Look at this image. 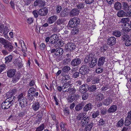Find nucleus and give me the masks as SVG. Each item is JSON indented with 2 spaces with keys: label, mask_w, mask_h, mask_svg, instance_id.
I'll return each mask as SVG.
<instances>
[{
  "label": "nucleus",
  "mask_w": 131,
  "mask_h": 131,
  "mask_svg": "<svg viewBox=\"0 0 131 131\" xmlns=\"http://www.w3.org/2000/svg\"><path fill=\"white\" fill-rule=\"evenodd\" d=\"M36 89L33 87L30 88L28 91L27 99L30 102H32L34 99V97H36L38 95V93L36 92Z\"/></svg>",
  "instance_id": "nucleus-1"
},
{
  "label": "nucleus",
  "mask_w": 131,
  "mask_h": 131,
  "mask_svg": "<svg viewBox=\"0 0 131 131\" xmlns=\"http://www.w3.org/2000/svg\"><path fill=\"white\" fill-rule=\"evenodd\" d=\"M50 52L53 55L59 57L63 54V50L62 48H57V46H56L52 48H50Z\"/></svg>",
  "instance_id": "nucleus-2"
},
{
  "label": "nucleus",
  "mask_w": 131,
  "mask_h": 131,
  "mask_svg": "<svg viewBox=\"0 0 131 131\" xmlns=\"http://www.w3.org/2000/svg\"><path fill=\"white\" fill-rule=\"evenodd\" d=\"M14 102L12 98L11 99H6L2 104V108L3 109H7L9 108L12 106Z\"/></svg>",
  "instance_id": "nucleus-3"
},
{
  "label": "nucleus",
  "mask_w": 131,
  "mask_h": 131,
  "mask_svg": "<svg viewBox=\"0 0 131 131\" xmlns=\"http://www.w3.org/2000/svg\"><path fill=\"white\" fill-rule=\"evenodd\" d=\"M59 36L57 35L54 34L50 37V39L49 41L50 45H49L50 48L55 47L57 42L59 40Z\"/></svg>",
  "instance_id": "nucleus-4"
},
{
  "label": "nucleus",
  "mask_w": 131,
  "mask_h": 131,
  "mask_svg": "<svg viewBox=\"0 0 131 131\" xmlns=\"http://www.w3.org/2000/svg\"><path fill=\"white\" fill-rule=\"evenodd\" d=\"M80 19L77 18H73L70 19L69 23V26L70 27H77L79 24Z\"/></svg>",
  "instance_id": "nucleus-5"
},
{
  "label": "nucleus",
  "mask_w": 131,
  "mask_h": 131,
  "mask_svg": "<svg viewBox=\"0 0 131 131\" xmlns=\"http://www.w3.org/2000/svg\"><path fill=\"white\" fill-rule=\"evenodd\" d=\"M75 48V46L73 43H69L66 44L65 46L64 50L66 51H71Z\"/></svg>",
  "instance_id": "nucleus-6"
},
{
  "label": "nucleus",
  "mask_w": 131,
  "mask_h": 131,
  "mask_svg": "<svg viewBox=\"0 0 131 131\" xmlns=\"http://www.w3.org/2000/svg\"><path fill=\"white\" fill-rule=\"evenodd\" d=\"M89 71L88 67L86 65L84 64L81 67L79 70V72L80 74L84 75L88 74Z\"/></svg>",
  "instance_id": "nucleus-7"
},
{
  "label": "nucleus",
  "mask_w": 131,
  "mask_h": 131,
  "mask_svg": "<svg viewBox=\"0 0 131 131\" xmlns=\"http://www.w3.org/2000/svg\"><path fill=\"white\" fill-rule=\"evenodd\" d=\"M94 56L92 53H90L86 56L84 59L85 65H86L87 66L89 67L92 59L94 58Z\"/></svg>",
  "instance_id": "nucleus-8"
},
{
  "label": "nucleus",
  "mask_w": 131,
  "mask_h": 131,
  "mask_svg": "<svg viewBox=\"0 0 131 131\" xmlns=\"http://www.w3.org/2000/svg\"><path fill=\"white\" fill-rule=\"evenodd\" d=\"M81 60L80 58L76 57L72 60L70 64L72 67H75L80 64L81 63Z\"/></svg>",
  "instance_id": "nucleus-9"
},
{
  "label": "nucleus",
  "mask_w": 131,
  "mask_h": 131,
  "mask_svg": "<svg viewBox=\"0 0 131 131\" xmlns=\"http://www.w3.org/2000/svg\"><path fill=\"white\" fill-rule=\"evenodd\" d=\"M80 95L78 94H74L68 96V101L69 103H72L75 100H78L79 99Z\"/></svg>",
  "instance_id": "nucleus-10"
},
{
  "label": "nucleus",
  "mask_w": 131,
  "mask_h": 131,
  "mask_svg": "<svg viewBox=\"0 0 131 131\" xmlns=\"http://www.w3.org/2000/svg\"><path fill=\"white\" fill-rule=\"evenodd\" d=\"M4 47L6 50L9 52L14 50L13 46L12 44L8 41L4 46Z\"/></svg>",
  "instance_id": "nucleus-11"
},
{
  "label": "nucleus",
  "mask_w": 131,
  "mask_h": 131,
  "mask_svg": "<svg viewBox=\"0 0 131 131\" xmlns=\"http://www.w3.org/2000/svg\"><path fill=\"white\" fill-rule=\"evenodd\" d=\"M89 86L87 84H83L80 86L79 88V91L81 93H84V92L89 91Z\"/></svg>",
  "instance_id": "nucleus-12"
},
{
  "label": "nucleus",
  "mask_w": 131,
  "mask_h": 131,
  "mask_svg": "<svg viewBox=\"0 0 131 131\" xmlns=\"http://www.w3.org/2000/svg\"><path fill=\"white\" fill-rule=\"evenodd\" d=\"M45 5V3L42 0H36L34 3V6L35 7L38 6L39 7H41Z\"/></svg>",
  "instance_id": "nucleus-13"
},
{
  "label": "nucleus",
  "mask_w": 131,
  "mask_h": 131,
  "mask_svg": "<svg viewBox=\"0 0 131 131\" xmlns=\"http://www.w3.org/2000/svg\"><path fill=\"white\" fill-rule=\"evenodd\" d=\"M107 44L110 46H113L116 42V39L114 37H111L107 39Z\"/></svg>",
  "instance_id": "nucleus-14"
},
{
  "label": "nucleus",
  "mask_w": 131,
  "mask_h": 131,
  "mask_svg": "<svg viewBox=\"0 0 131 131\" xmlns=\"http://www.w3.org/2000/svg\"><path fill=\"white\" fill-rule=\"evenodd\" d=\"M39 15L41 16H45L48 12V9L46 7H44L39 9Z\"/></svg>",
  "instance_id": "nucleus-15"
},
{
  "label": "nucleus",
  "mask_w": 131,
  "mask_h": 131,
  "mask_svg": "<svg viewBox=\"0 0 131 131\" xmlns=\"http://www.w3.org/2000/svg\"><path fill=\"white\" fill-rule=\"evenodd\" d=\"M124 26H126V28L122 30V32L124 34L128 33L131 30V25L129 23L125 24Z\"/></svg>",
  "instance_id": "nucleus-16"
},
{
  "label": "nucleus",
  "mask_w": 131,
  "mask_h": 131,
  "mask_svg": "<svg viewBox=\"0 0 131 131\" xmlns=\"http://www.w3.org/2000/svg\"><path fill=\"white\" fill-rule=\"evenodd\" d=\"M58 18L57 16L53 15L50 17L47 20V22L49 24H51L54 22Z\"/></svg>",
  "instance_id": "nucleus-17"
},
{
  "label": "nucleus",
  "mask_w": 131,
  "mask_h": 131,
  "mask_svg": "<svg viewBox=\"0 0 131 131\" xmlns=\"http://www.w3.org/2000/svg\"><path fill=\"white\" fill-rule=\"evenodd\" d=\"M16 70L14 69H11L8 70L7 72V76L9 78H12L15 74Z\"/></svg>",
  "instance_id": "nucleus-18"
},
{
  "label": "nucleus",
  "mask_w": 131,
  "mask_h": 131,
  "mask_svg": "<svg viewBox=\"0 0 131 131\" xmlns=\"http://www.w3.org/2000/svg\"><path fill=\"white\" fill-rule=\"evenodd\" d=\"M106 61V58L105 57H101L99 58L97 65L99 67H101L104 64Z\"/></svg>",
  "instance_id": "nucleus-19"
},
{
  "label": "nucleus",
  "mask_w": 131,
  "mask_h": 131,
  "mask_svg": "<svg viewBox=\"0 0 131 131\" xmlns=\"http://www.w3.org/2000/svg\"><path fill=\"white\" fill-rule=\"evenodd\" d=\"M79 13V10L77 8L73 9L70 12V16L72 17L75 16L77 15Z\"/></svg>",
  "instance_id": "nucleus-20"
},
{
  "label": "nucleus",
  "mask_w": 131,
  "mask_h": 131,
  "mask_svg": "<svg viewBox=\"0 0 131 131\" xmlns=\"http://www.w3.org/2000/svg\"><path fill=\"white\" fill-rule=\"evenodd\" d=\"M89 118V117L87 116H85L84 118H83L80 123L82 126H84V125H87L88 122Z\"/></svg>",
  "instance_id": "nucleus-21"
},
{
  "label": "nucleus",
  "mask_w": 131,
  "mask_h": 131,
  "mask_svg": "<svg viewBox=\"0 0 131 131\" xmlns=\"http://www.w3.org/2000/svg\"><path fill=\"white\" fill-rule=\"evenodd\" d=\"M68 9L65 8L62 11L60 14V16L61 17H64L67 16L69 14V13L68 12Z\"/></svg>",
  "instance_id": "nucleus-22"
},
{
  "label": "nucleus",
  "mask_w": 131,
  "mask_h": 131,
  "mask_svg": "<svg viewBox=\"0 0 131 131\" xmlns=\"http://www.w3.org/2000/svg\"><path fill=\"white\" fill-rule=\"evenodd\" d=\"M40 107V104L38 102H35L33 103L32 105V109L35 111H37L39 109Z\"/></svg>",
  "instance_id": "nucleus-23"
},
{
  "label": "nucleus",
  "mask_w": 131,
  "mask_h": 131,
  "mask_svg": "<svg viewBox=\"0 0 131 131\" xmlns=\"http://www.w3.org/2000/svg\"><path fill=\"white\" fill-rule=\"evenodd\" d=\"M93 105L91 103H89L86 104L83 108V111L87 112L92 108Z\"/></svg>",
  "instance_id": "nucleus-24"
},
{
  "label": "nucleus",
  "mask_w": 131,
  "mask_h": 131,
  "mask_svg": "<svg viewBox=\"0 0 131 131\" xmlns=\"http://www.w3.org/2000/svg\"><path fill=\"white\" fill-rule=\"evenodd\" d=\"M97 60L96 58H94L91 60L89 67L92 68L94 67L97 63Z\"/></svg>",
  "instance_id": "nucleus-25"
},
{
  "label": "nucleus",
  "mask_w": 131,
  "mask_h": 131,
  "mask_svg": "<svg viewBox=\"0 0 131 131\" xmlns=\"http://www.w3.org/2000/svg\"><path fill=\"white\" fill-rule=\"evenodd\" d=\"M112 102V99L108 97L104 100L103 101V103L104 105L107 106L110 104Z\"/></svg>",
  "instance_id": "nucleus-26"
},
{
  "label": "nucleus",
  "mask_w": 131,
  "mask_h": 131,
  "mask_svg": "<svg viewBox=\"0 0 131 131\" xmlns=\"http://www.w3.org/2000/svg\"><path fill=\"white\" fill-rule=\"evenodd\" d=\"M117 106L116 105H113L111 106L107 110L108 112L110 113L115 112L117 109Z\"/></svg>",
  "instance_id": "nucleus-27"
},
{
  "label": "nucleus",
  "mask_w": 131,
  "mask_h": 131,
  "mask_svg": "<svg viewBox=\"0 0 131 131\" xmlns=\"http://www.w3.org/2000/svg\"><path fill=\"white\" fill-rule=\"evenodd\" d=\"M84 105V103L83 102L79 103L75 107V110L77 111L81 110L83 108Z\"/></svg>",
  "instance_id": "nucleus-28"
},
{
  "label": "nucleus",
  "mask_w": 131,
  "mask_h": 131,
  "mask_svg": "<svg viewBox=\"0 0 131 131\" xmlns=\"http://www.w3.org/2000/svg\"><path fill=\"white\" fill-rule=\"evenodd\" d=\"M19 105L22 108H23L27 105V102L26 99L22 100L20 102H19Z\"/></svg>",
  "instance_id": "nucleus-29"
},
{
  "label": "nucleus",
  "mask_w": 131,
  "mask_h": 131,
  "mask_svg": "<svg viewBox=\"0 0 131 131\" xmlns=\"http://www.w3.org/2000/svg\"><path fill=\"white\" fill-rule=\"evenodd\" d=\"M117 15L118 17H123L127 15V13L123 10H121L118 12Z\"/></svg>",
  "instance_id": "nucleus-30"
},
{
  "label": "nucleus",
  "mask_w": 131,
  "mask_h": 131,
  "mask_svg": "<svg viewBox=\"0 0 131 131\" xmlns=\"http://www.w3.org/2000/svg\"><path fill=\"white\" fill-rule=\"evenodd\" d=\"M93 123H91L86 126L84 129V131H91V129L93 126Z\"/></svg>",
  "instance_id": "nucleus-31"
},
{
  "label": "nucleus",
  "mask_w": 131,
  "mask_h": 131,
  "mask_svg": "<svg viewBox=\"0 0 131 131\" xmlns=\"http://www.w3.org/2000/svg\"><path fill=\"white\" fill-rule=\"evenodd\" d=\"M6 95L7 96L6 97L7 98V99H8L9 100L12 99V98L13 99V100L15 101V96L13 95L11 91H9L6 93Z\"/></svg>",
  "instance_id": "nucleus-32"
},
{
  "label": "nucleus",
  "mask_w": 131,
  "mask_h": 131,
  "mask_svg": "<svg viewBox=\"0 0 131 131\" xmlns=\"http://www.w3.org/2000/svg\"><path fill=\"white\" fill-rule=\"evenodd\" d=\"M61 75L64 78V82L65 80H68L70 79V77L68 74H66L65 72H62Z\"/></svg>",
  "instance_id": "nucleus-33"
},
{
  "label": "nucleus",
  "mask_w": 131,
  "mask_h": 131,
  "mask_svg": "<svg viewBox=\"0 0 131 131\" xmlns=\"http://www.w3.org/2000/svg\"><path fill=\"white\" fill-rule=\"evenodd\" d=\"M65 21L64 18H60L58 19L56 23L58 25H60L63 24Z\"/></svg>",
  "instance_id": "nucleus-34"
},
{
  "label": "nucleus",
  "mask_w": 131,
  "mask_h": 131,
  "mask_svg": "<svg viewBox=\"0 0 131 131\" xmlns=\"http://www.w3.org/2000/svg\"><path fill=\"white\" fill-rule=\"evenodd\" d=\"M124 123V120L123 118H121L117 123L116 126L117 127L122 126Z\"/></svg>",
  "instance_id": "nucleus-35"
},
{
  "label": "nucleus",
  "mask_w": 131,
  "mask_h": 131,
  "mask_svg": "<svg viewBox=\"0 0 131 131\" xmlns=\"http://www.w3.org/2000/svg\"><path fill=\"white\" fill-rule=\"evenodd\" d=\"M115 9L116 10L121 9L122 8V4L119 2H117L114 5Z\"/></svg>",
  "instance_id": "nucleus-36"
},
{
  "label": "nucleus",
  "mask_w": 131,
  "mask_h": 131,
  "mask_svg": "<svg viewBox=\"0 0 131 131\" xmlns=\"http://www.w3.org/2000/svg\"><path fill=\"white\" fill-rule=\"evenodd\" d=\"M85 4L83 2H79L77 4L76 6L78 9H81L84 8Z\"/></svg>",
  "instance_id": "nucleus-37"
},
{
  "label": "nucleus",
  "mask_w": 131,
  "mask_h": 131,
  "mask_svg": "<svg viewBox=\"0 0 131 131\" xmlns=\"http://www.w3.org/2000/svg\"><path fill=\"white\" fill-rule=\"evenodd\" d=\"M100 112L101 115H105L107 113V109L105 108L101 107L99 108Z\"/></svg>",
  "instance_id": "nucleus-38"
},
{
  "label": "nucleus",
  "mask_w": 131,
  "mask_h": 131,
  "mask_svg": "<svg viewBox=\"0 0 131 131\" xmlns=\"http://www.w3.org/2000/svg\"><path fill=\"white\" fill-rule=\"evenodd\" d=\"M63 85L62 86V92H68V88H69V86L67 85V84H65V83H62Z\"/></svg>",
  "instance_id": "nucleus-39"
},
{
  "label": "nucleus",
  "mask_w": 131,
  "mask_h": 131,
  "mask_svg": "<svg viewBox=\"0 0 131 131\" xmlns=\"http://www.w3.org/2000/svg\"><path fill=\"white\" fill-rule=\"evenodd\" d=\"M70 68L69 66H66L62 68V70L63 71V72H62L68 73L70 70Z\"/></svg>",
  "instance_id": "nucleus-40"
},
{
  "label": "nucleus",
  "mask_w": 131,
  "mask_h": 131,
  "mask_svg": "<svg viewBox=\"0 0 131 131\" xmlns=\"http://www.w3.org/2000/svg\"><path fill=\"white\" fill-rule=\"evenodd\" d=\"M122 6L124 10H126L129 9V6L127 2H123Z\"/></svg>",
  "instance_id": "nucleus-41"
},
{
  "label": "nucleus",
  "mask_w": 131,
  "mask_h": 131,
  "mask_svg": "<svg viewBox=\"0 0 131 131\" xmlns=\"http://www.w3.org/2000/svg\"><path fill=\"white\" fill-rule=\"evenodd\" d=\"M71 59L69 58H66L64 59L63 61L62 64L64 65L68 64L71 61Z\"/></svg>",
  "instance_id": "nucleus-42"
},
{
  "label": "nucleus",
  "mask_w": 131,
  "mask_h": 131,
  "mask_svg": "<svg viewBox=\"0 0 131 131\" xmlns=\"http://www.w3.org/2000/svg\"><path fill=\"white\" fill-rule=\"evenodd\" d=\"M72 29L71 30V33L73 35H75L78 34L79 32L78 28L77 27H72Z\"/></svg>",
  "instance_id": "nucleus-43"
},
{
  "label": "nucleus",
  "mask_w": 131,
  "mask_h": 131,
  "mask_svg": "<svg viewBox=\"0 0 131 131\" xmlns=\"http://www.w3.org/2000/svg\"><path fill=\"white\" fill-rule=\"evenodd\" d=\"M104 99V96L103 94L101 93L99 94L96 96V99L97 100L99 101H101L102 100Z\"/></svg>",
  "instance_id": "nucleus-44"
},
{
  "label": "nucleus",
  "mask_w": 131,
  "mask_h": 131,
  "mask_svg": "<svg viewBox=\"0 0 131 131\" xmlns=\"http://www.w3.org/2000/svg\"><path fill=\"white\" fill-rule=\"evenodd\" d=\"M113 35L117 37H119L121 35V33L118 30H116L113 31Z\"/></svg>",
  "instance_id": "nucleus-45"
},
{
  "label": "nucleus",
  "mask_w": 131,
  "mask_h": 131,
  "mask_svg": "<svg viewBox=\"0 0 131 131\" xmlns=\"http://www.w3.org/2000/svg\"><path fill=\"white\" fill-rule=\"evenodd\" d=\"M12 58L13 56L11 55H10L6 57L5 58L6 60L5 63L10 62L12 60Z\"/></svg>",
  "instance_id": "nucleus-46"
},
{
  "label": "nucleus",
  "mask_w": 131,
  "mask_h": 131,
  "mask_svg": "<svg viewBox=\"0 0 131 131\" xmlns=\"http://www.w3.org/2000/svg\"><path fill=\"white\" fill-rule=\"evenodd\" d=\"M96 89V86L94 85H92L89 87V91L90 92H93L95 91Z\"/></svg>",
  "instance_id": "nucleus-47"
},
{
  "label": "nucleus",
  "mask_w": 131,
  "mask_h": 131,
  "mask_svg": "<svg viewBox=\"0 0 131 131\" xmlns=\"http://www.w3.org/2000/svg\"><path fill=\"white\" fill-rule=\"evenodd\" d=\"M23 95V93H21L19 94L17 97V100L19 102H20L22 100H24L26 99L25 98Z\"/></svg>",
  "instance_id": "nucleus-48"
},
{
  "label": "nucleus",
  "mask_w": 131,
  "mask_h": 131,
  "mask_svg": "<svg viewBox=\"0 0 131 131\" xmlns=\"http://www.w3.org/2000/svg\"><path fill=\"white\" fill-rule=\"evenodd\" d=\"M131 123V119L127 118V117L126 118L125 120L124 121V124L126 126H128Z\"/></svg>",
  "instance_id": "nucleus-49"
},
{
  "label": "nucleus",
  "mask_w": 131,
  "mask_h": 131,
  "mask_svg": "<svg viewBox=\"0 0 131 131\" xmlns=\"http://www.w3.org/2000/svg\"><path fill=\"white\" fill-rule=\"evenodd\" d=\"M66 124L63 122H61L60 124V126L62 131H64L66 130Z\"/></svg>",
  "instance_id": "nucleus-50"
},
{
  "label": "nucleus",
  "mask_w": 131,
  "mask_h": 131,
  "mask_svg": "<svg viewBox=\"0 0 131 131\" xmlns=\"http://www.w3.org/2000/svg\"><path fill=\"white\" fill-rule=\"evenodd\" d=\"M124 34L122 35V39L123 41H125L128 40L130 38L129 37V36L126 34Z\"/></svg>",
  "instance_id": "nucleus-51"
},
{
  "label": "nucleus",
  "mask_w": 131,
  "mask_h": 131,
  "mask_svg": "<svg viewBox=\"0 0 131 131\" xmlns=\"http://www.w3.org/2000/svg\"><path fill=\"white\" fill-rule=\"evenodd\" d=\"M13 63L16 66H18L19 67L21 66V63H20L19 61L17 59H15L13 62Z\"/></svg>",
  "instance_id": "nucleus-52"
},
{
  "label": "nucleus",
  "mask_w": 131,
  "mask_h": 131,
  "mask_svg": "<svg viewBox=\"0 0 131 131\" xmlns=\"http://www.w3.org/2000/svg\"><path fill=\"white\" fill-rule=\"evenodd\" d=\"M45 125L42 124L36 128V131H42L44 128Z\"/></svg>",
  "instance_id": "nucleus-53"
},
{
  "label": "nucleus",
  "mask_w": 131,
  "mask_h": 131,
  "mask_svg": "<svg viewBox=\"0 0 131 131\" xmlns=\"http://www.w3.org/2000/svg\"><path fill=\"white\" fill-rule=\"evenodd\" d=\"M89 94L87 93H83L82 95V100H86L89 97Z\"/></svg>",
  "instance_id": "nucleus-54"
},
{
  "label": "nucleus",
  "mask_w": 131,
  "mask_h": 131,
  "mask_svg": "<svg viewBox=\"0 0 131 131\" xmlns=\"http://www.w3.org/2000/svg\"><path fill=\"white\" fill-rule=\"evenodd\" d=\"M20 76L19 75H16L12 78V81L13 82L15 83L19 79Z\"/></svg>",
  "instance_id": "nucleus-55"
},
{
  "label": "nucleus",
  "mask_w": 131,
  "mask_h": 131,
  "mask_svg": "<svg viewBox=\"0 0 131 131\" xmlns=\"http://www.w3.org/2000/svg\"><path fill=\"white\" fill-rule=\"evenodd\" d=\"M100 114V112L97 110L95 112H94L92 114V117L93 118H95Z\"/></svg>",
  "instance_id": "nucleus-56"
},
{
  "label": "nucleus",
  "mask_w": 131,
  "mask_h": 131,
  "mask_svg": "<svg viewBox=\"0 0 131 131\" xmlns=\"http://www.w3.org/2000/svg\"><path fill=\"white\" fill-rule=\"evenodd\" d=\"M68 92L69 93H74L75 92L76 90V89L73 88H68Z\"/></svg>",
  "instance_id": "nucleus-57"
},
{
  "label": "nucleus",
  "mask_w": 131,
  "mask_h": 131,
  "mask_svg": "<svg viewBox=\"0 0 131 131\" xmlns=\"http://www.w3.org/2000/svg\"><path fill=\"white\" fill-rule=\"evenodd\" d=\"M39 10H34L32 12V14H33L34 17L36 18L38 17V15H39Z\"/></svg>",
  "instance_id": "nucleus-58"
},
{
  "label": "nucleus",
  "mask_w": 131,
  "mask_h": 131,
  "mask_svg": "<svg viewBox=\"0 0 131 131\" xmlns=\"http://www.w3.org/2000/svg\"><path fill=\"white\" fill-rule=\"evenodd\" d=\"M99 81L100 80L98 77L94 78L92 81V83L93 84H95L96 83H99Z\"/></svg>",
  "instance_id": "nucleus-59"
},
{
  "label": "nucleus",
  "mask_w": 131,
  "mask_h": 131,
  "mask_svg": "<svg viewBox=\"0 0 131 131\" xmlns=\"http://www.w3.org/2000/svg\"><path fill=\"white\" fill-rule=\"evenodd\" d=\"M105 123V121L102 119H100L99 122V125L100 126L104 125Z\"/></svg>",
  "instance_id": "nucleus-60"
},
{
  "label": "nucleus",
  "mask_w": 131,
  "mask_h": 131,
  "mask_svg": "<svg viewBox=\"0 0 131 131\" xmlns=\"http://www.w3.org/2000/svg\"><path fill=\"white\" fill-rule=\"evenodd\" d=\"M7 41L8 40H6L3 38H0V43H1L4 46L6 43Z\"/></svg>",
  "instance_id": "nucleus-61"
},
{
  "label": "nucleus",
  "mask_w": 131,
  "mask_h": 131,
  "mask_svg": "<svg viewBox=\"0 0 131 131\" xmlns=\"http://www.w3.org/2000/svg\"><path fill=\"white\" fill-rule=\"evenodd\" d=\"M107 49V46L106 45H104L103 46L101 47L100 49V51L102 52H104L106 51Z\"/></svg>",
  "instance_id": "nucleus-62"
},
{
  "label": "nucleus",
  "mask_w": 131,
  "mask_h": 131,
  "mask_svg": "<svg viewBox=\"0 0 131 131\" xmlns=\"http://www.w3.org/2000/svg\"><path fill=\"white\" fill-rule=\"evenodd\" d=\"M125 41V45L126 46H129L131 45V40L130 38Z\"/></svg>",
  "instance_id": "nucleus-63"
},
{
  "label": "nucleus",
  "mask_w": 131,
  "mask_h": 131,
  "mask_svg": "<svg viewBox=\"0 0 131 131\" xmlns=\"http://www.w3.org/2000/svg\"><path fill=\"white\" fill-rule=\"evenodd\" d=\"M76 119L78 121L82 120L83 117L82 116V114H81V113H79L77 116Z\"/></svg>",
  "instance_id": "nucleus-64"
}]
</instances>
